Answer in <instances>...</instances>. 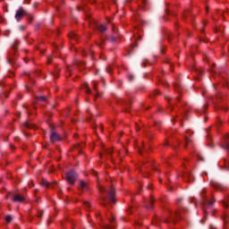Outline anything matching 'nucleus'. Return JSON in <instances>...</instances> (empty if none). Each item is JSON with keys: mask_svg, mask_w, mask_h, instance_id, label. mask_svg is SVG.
Wrapping results in <instances>:
<instances>
[{"mask_svg": "<svg viewBox=\"0 0 229 229\" xmlns=\"http://www.w3.org/2000/svg\"><path fill=\"white\" fill-rule=\"evenodd\" d=\"M184 212H187V208H185L176 211L174 214H171L169 217L165 220V223H174L176 219H182V216H183Z\"/></svg>", "mask_w": 229, "mask_h": 229, "instance_id": "f257e3e1", "label": "nucleus"}, {"mask_svg": "<svg viewBox=\"0 0 229 229\" xmlns=\"http://www.w3.org/2000/svg\"><path fill=\"white\" fill-rule=\"evenodd\" d=\"M100 192H106L108 194V199L111 203H115V189L114 187H110L108 190L105 187H100Z\"/></svg>", "mask_w": 229, "mask_h": 229, "instance_id": "f03ea898", "label": "nucleus"}, {"mask_svg": "<svg viewBox=\"0 0 229 229\" xmlns=\"http://www.w3.org/2000/svg\"><path fill=\"white\" fill-rule=\"evenodd\" d=\"M205 192H207L205 190H202L201 191V198H202V204L204 205V207H212V205H214V203L216 202V199H214V198L212 197H207L205 196Z\"/></svg>", "mask_w": 229, "mask_h": 229, "instance_id": "7ed1b4c3", "label": "nucleus"}, {"mask_svg": "<svg viewBox=\"0 0 229 229\" xmlns=\"http://www.w3.org/2000/svg\"><path fill=\"white\" fill-rule=\"evenodd\" d=\"M77 179L78 174H76V172L72 170L66 174V181L68 182V183H70V185H74V182Z\"/></svg>", "mask_w": 229, "mask_h": 229, "instance_id": "20e7f679", "label": "nucleus"}, {"mask_svg": "<svg viewBox=\"0 0 229 229\" xmlns=\"http://www.w3.org/2000/svg\"><path fill=\"white\" fill-rule=\"evenodd\" d=\"M24 15H26V11H24V9H22V7H21L15 14V19L16 21H21V19H22L24 17Z\"/></svg>", "mask_w": 229, "mask_h": 229, "instance_id": "39448f33", "label": "nucleus"}, {"mask_svg": "<svg viewBox=\"0 0 229 229\" xmlns=\"http://www.w3.org/2000/svg\"><path fill=\"white\" fill-rule=\"evenodd\" d=\"M13 201H17L19 203H22V201H24V197L22 195H14L13 197Z\"/></svg>", "mask_w": 229, "mask_h": 229, "instance_id": "423d86ee", "label": "nucleus"}, {"mask_svg": "<svg viewBox=\"0 0 229 229\" xmlns=\"http://www.w3.org/2000/svg\"><path fill=\"white\" fill-rule=\"evenodd\" d=\"M50 140L53 142H55V140H60V135H58L56 132H52L50 135Z\"/></svg>", "mask_w": 229, "mask_h": 229, "instance_id": "0eeeda50", "label": "nucleus"}, {"mask_svg": "<svg viewBox=\"0 0 229 229\" xmlns=\"http://www.w3.org/2000/svg\"><path fill=\"white\" fill-rule=\"evenodd\" d=\"M95 28L100 31V33H104V31H106V27L105 25H98V23H95Z\"/></svg>", "mask_w": 229, "mask_h": 229, "instance_id": "6e6552de", "label": "nucleus"}, {"mask_svg": "<svg viewBox=\"0 0 229 229\" xmlns=\"http://www.w3.org/2000/svg\"><path fill=\"white\" fill-rule=\"evenodd\" d=\"M155 200H153V199H148V201H147L145 203V207L146 208H153V203Z\"/></svg>", "mask_w": 229, "mask_h": 229, "instance_id": "1a4fd4ad", "label": "nucleus"}, {"mask_svg": "<svg viewBox=\"0 0 229 229\" xmlns=\"http://www.w3.org/2000/svg\"><path fill=\"white\" fill-rule=\"evenodd\" d=\"M80 188H81V191H87L88 185L86 184L85 182L81 181L80 182Z\"/></svg>", "mask_w": 229, "mask_h": 229, "instance_id": "9d476101", "label": "nucleus"}, {"mask_svg": "<svg viewBox=\"0 0 229 229\" xmlns=\"http://www.w3.org/2000/svg\"><path fill=\"white\" fill-rule=\"evenodd\" d=\"M93 89L95 90V92H97V95H95V98L99 97V92L98 91V82L93 81Z\"/></svg>", "mask_w": 229, "mask_h": 229, "instance_id": "9b49d317", "label": "nucleus"}, {"mask_svg": "<svg viewBox=\"0 0 229 229\" xmlns=\"http://www.w3.org/2000/svg\"><path fill=\"white\" fill-rule=\"evenodd\" d=\"M69 38H72L73 40H77L78 39V34L74 33V32H71L68 35Z\"/></svg>", "mask_w": 229, "mask_h": 229, "instance_id": "f8f14e48", "label": "nucleus"}, {"mask_svg": "<svg viewBox=\"0 0 229 229\" xmlns=\"http://www.w3.org/2000/svg\"><path fill=\"white\" fill-rule=\"evenodd\" d=\"M229 223V213H225L224 216V225H226Z\"/></svg>", "mask_w": 229, "mask_h": 229, "instance_id": "ddd939ff", "label": "nucleus"}, {"mask_svg": "<svg viewBox=\"0 0 229 229\" xmlns=\"http://www.w3.org/2000/svg\"><path fill=\"white\" fill-rule=\"evenodd\" d=\"M25 128L35 129L37 126L30 122L25 123Z\"/></svg>", "mask_w": 229, "mask_h": 229, "instance_id": "4468645a", "label": "nucleus"}, {"mask_svg": "<svg viewBox=\"0 0 229 229\" xmlns=\"http://www.w3.org/2000/svg\"><path fill=\"white\" fill-rule=\"evenodd\" d=\"M41 185H43V187H51L53 184L49 183L47 180H43Z\"/></svg>", "mask_w": 229, "mask_h": 229, "instance_id": "2eb2a0df", "label": "nucleus"}, {"mask_svg": "<svg viewBox=\"0 0 229 229\" xmlns=\"http://www.w3.org/2000/svg\"><path fill=\"white\" fill-rule=\"evenodd\" d=\"M191 142V139H189V136L185 137V144H184V148H187V146H189V144Z\"/></svg>", "mask_w": 229, "mask_h": 229, "instance_id": "dca6fc26", "label": "nucleus"}, {"mask_svg": "<svg viewBox=\"0 0 229 229\" xmlns=\"http://www.w3.org/2000/svg\"><path fill=\"white\" fill-rule=\"evenodd\" d=\"M84 87H85L86 92L88 94H91L92 93V91L90 90V88H89V84L88 83L84 84Z\"/></svg>", "mask_w": 229, "mask_h": 229, "instance_id": "f3484780", "label": "nucleus"}, {"mask_svg": "<svg viewBox=\"0 0 229 229\" xmlns=\"http://www.w3.org/2000/svg\"><path fill=\"white\" fill-rule=\"evenodd\" d=\"M12 219H13V217H12V216H10V215H8V216L5 217L6 223H12Z\"/></svg>", "mask_w": 229, "mask_h": 229, "instance_id": "a211bd4d", "label": "nucleus"}, {"mask_svg": "<svg viewBox=\"0 0 229 229\" xmlns=\"http://www.w3.org/2000/svg\"><path fill=\"white\" fill-rule=\"evenodd\" d=\"M110 40H111V42H115V40H117V37L116 36H111Z\"/></svg>", "mask_w": 229, "mask_h": 229, "instance_id": "6ab92c4d", "label": "nucleus"}, {"mask_svg": "<svg viewBox=\"0 0 229 229\" xmlns=\"http://www.w3.org/2000/svg\"><path fill=\"white\" fill-rule=\"evenodd\" d=\"M106 229H115V225H106Z\"/></svg>", "mask_w": 229, "mask_h": 229, "instance_id": "aec40b11", "label": "nucleus"}, {"mask_svg": "<svg viewBox=\"0 0 229 229\" xmlns=\"http://www.w3.org/2000/svg\"><path fill=\"white\" fill-rule=\"evenodd\" d=\"M38 99L39 101H47L46 97H38Z\"/></svg>", "mask_w": 229, "mask_h": 229, "instance_id": "412c9836", "label": "nucleus"}, {"mask_svg": "<svg viewBox=\"0 0 229 229\" xmlns=\"http://www.w3.org/2000/svg\"><path fill=\"white\" fill-rule=\"evenodd\" d=\"M223 205H224V207H225V208H228V207H229V203L226 201H223Z\"/></svg>", "mask_w": 229, "mask_h": 229, "instance_id": "4be33fe9", "label": "nucleus"}, {"mask_svg": "<svg viewBox=\"0 0 229 229\" xmlns=\"http://www.w3.org/2000/svg\"><path fill=\"white\" fill-rule=\"evenodd\" d=\"M110 223H114V221H115V217H114V216H111V217L109 218Z\"/></svg>", "mask_w": 229, "mask_h": 229, "instance_id": "5701e85b", "label": "nucleus"}, {"mask_svg": "<svg viewBox=\"0 0 229 229\" xmlns=\"http://www.w3.org/2000/svg\"><path fill=\"white\" fill-rule=\"evenodd\" d=\"M112 153H113L112 148H109V149L106 150L107 155H112Z\"/></svg>", "mask_w": 229, "mask_h": 229, "instance_id": "b1692460", "label": "nucleus"}, {"mask_svg": "<svg viewBox=\"0 0 229 229\" xmlns=\"http://www.w3.org/2000/svg\"><path fill=\"white\" fill-rule=\"evenodd\" d=\"M197 157H198L199 160H201V161L204 160L203 156H201L200 154H198Z\"/></svg>", "mask_w": 229, "mask_h": 229, "instance_id": "393cba45", "label": "nucleus"}, {"mask_svg": "<svg viewBox=\"0 0 229 229\" xmlns=\"http://www.w3.org/2000/svg\"><path fill=\"white\" fill-rule=\"evenodd\" d=\"M102 201H104V203H102V205H106V197H103Z\"/></svg>", "mask_w": 229, "mask_h": 229, "instance_id": "a878e982", "label": "nucleus"}, {"mask_svg": "<svg viewBox=\"0 0 229 229\" xmlns=\"http://www.w3.org/2000/svg\"><path fill=\"white\" fill-rule=\"evenodd\" d=\"M84 206H85L87 208H89V207H90V202H85V203H84Z\"/></svg>", "mask_w": 229, "mask_h": 229, "instance_id": "bb28decb", "label": "nucleus"}, {"mask_svg": "<svg viewBox=\"0 0 229 229\" xmlns=\"http://www.w3.org/2000/svg\"><path fill=\"white\" fill-rule=\"evenodd\" d=\"M128 80L129 81H133V75H129Z\"/></svg>", "mask_w": 229, "mask_h": 229, "instance_id": "cd10ccee", "label": "nucleus"}, {"mask_svg": "<svg viewBox=\"0 0 229 229\" xmlns=\"http://www.w3.org/2000/svg\"><path fill=\"white\" fill-rule=\"evenodd\" d=\"M106 72H108V74H110L112 72V68H107Z\"/></svg>", "mask_w": 229, "mask_h": 229, "instance_id": "c85d7f7f", "label": "nucleus"}, {"mask_svg": "<svg viewBox=\"0 0 229 229\" xmlns=\"http://www.w3.org/2000/svg\"><path fill=\"white\" fill-rule=\"evenodd\" d=\"M77 65H81V67H83V65H85V64L79 62V63H77Z\"/></svg>", "mask_w": 229, "mask_h": 229, "instance_id": "c756f323", "label": "nucleus"}, {"mask_svg": "<svg viewBox=\"0 0 229 229\" xmlns=\"http://www.w3.org/2000/svg\"><path fill=\"white\" fill-rule=\"evenodd\" d=\"M153 94H154V96H158L159 92H158V90H155V91L153 92Z\"/></svg>", "mask_w": 229, "mask_h": 229, "instance_id": "7c9ffc66", "label": "nucleus"}, {"mask_svg": "<svg viewBox=\"0 0 229 229\" xmlns=\"http://www.w3.org/2000/svg\"><path fill=\"white\" fill-rule=\"evenodd\" d=\"M187 176H189L190 179L192 178V175H191V174H186L184 175V178H187Z\"/></svg>", "mask_w": 229, "mask_h": 229, "instance_id": "2f4dec72", "label": "nucleus"}, {"mask_svg": "<svg viewBox=\"0 0 229 229\" xmlns=\"http://www.w3.org/2000/svg\"><path fill=\"white\" fill-rule=\"evenodd\" d=\"M4 21L3 17L0 16V24H3Z\"/></svg>", "mask_w": 229, "mask_h": 229, "instance_id": "473e14b6", "label": "nucleus"}, {"mask_svg": "<svg viewBox=\"0 0 229 229\" xmlns=\"http://www.w3.org/2000/svg\"><path fill=\"white\" fill-rule=\"evenodd\" d=\"M139 153L140 155H142V148L140 147L139 148Z\"/></svg>", "mask_w": 229, "mask_h": 229, "instance_id": "72a5a7b5", "label": "nucleus"}, {"mask_svg": "<svg viewBox=\"0 0 229 229\" xmlns=\"http://www.w3.org/2000/svg\"><path fill=\"white\" fill-rule=\"evenodd\" d=\"M8 63H9V64H13V63H14V61H13V60H12V59H8Z\"/></svg>", "mask_w": 229, "mask_h": 229, "instance_id": "f704fd0d", "label": "nucleus"}, {"mask_svg": "<svg viewBox=\"0 0 229 229\" xmlns=\"http://www.w3.org/2000/svg\"><path fill=\"white\" fill-rule=\"evenodd\" d=\"M51 62H52V59L49 58V59H48V64H51Z\"/></svg>", "mask_w": 229, "mask_h": 229, "instance_id": "c9c22d12", "label": "nucleus"}, {"mask_svg": "<svg viewBox=\"0 0 229 229\" xmlns=\"http://www.w3.org/2000/svg\"><path fill=\"white\" fill-rule=\"evenodd\" d=\"M139 130H140V127L136 128V131H139Z\"/></svg>", "mask_w": 229, "mask_h": 229, "instance_id": "e433bc0d", "label": "nucleus"}, {"mask_svg": "<svg viewBox=\"0 0 229 229\" xmlns=\"http://www.w3.org/2000/svg\"><path fill=\"white\" fill-rule=\"evenodd\" d=\"M174 87H175V89H177V87H178V84H174Z\"/></svg>", "mask_w": 229, "mask_h": 229, "instance_id": "4c0bfd02", "label": "nucleus"}, {"mask_svg": "<svg viewBox=\"0 0 229 229\" xmlns=\"http://www.w3.org/2000/svg\"><path fill=\"white\" fill-rule=\"evenodd\" d=\"M12 149H15V147L13 145H11Z\"/></svg>", "mask_w": 229, "mask_h": 229, "instance_id": "58836bf2", "label": "nucleus"}, {"mask_svg": "<svg viewBox=\"0 0 229 229\" xmlns=\"http://www.w3.org/2000/svg\"><path fill=\"white\" fill-rule=\"evenodd\" d=\"M225 168L227 169V171H229V166L225 165Z\"/></svg>", "mask_w": 229, "mask_h": 229, "instance_id": "ea45409f", "label": "nucleus"}, {"mask_svg": "<svg viewBox=\"0 0 229 229\" xmlns=\"http://www.w3.org/2000/svg\"><path fill=\"white\" fill-rule=\"evenodd\" d=\"M68 71H69L70 74H72V72H71V69H68Z\"/></svg>", "mask_w": 229, "mask_h": 229, "instance_id": "a19ab883", "label": "nucleus"}, {"mask_svg": "<svg viewBox=\"0 0 229 229\" xmlns=\"http://www.w3.org/2000/svg\"><path fill=\"white\" fill-rule=\"evenodd\" d=\"M54 76H55V78H57V76H56V72H55V73H54Z\"/></svg>", "mask_w": 229, "mask_h": 229, "instance_id": "79ce46f5", "label": "nucleus"}, {"mask_svg": "<svg viewBox=\"0 0 229 229\" xmlns=\"http://www.w3.org/2000/svg\"><path fill=\"white\" fill-rule=\"evenodd\" d=\"M93 174H98V172L94 171V172H93Z\"/></svg>", "mask_w": 229, "mask_h": 229, "instance_id": "37998d69", "label": "nucleus"}, {"mask_svg": "<svg viewBox=\"0 0 229 229\" xmlns=\"http://www.w3.org/2000/svg\"><path fill=\"white\" fill-rule=\"evenodd\" d=\"M38 217H42V213L38 215Z\"/></svg>", "mask_w": 229, "mask_h": 229, "instance_id": "c03bdc74", "label": "nucleus"}, {"mask_svg": "<svg viewBox=\"0 0 229 229\" xmlns=\"http://www.w3.org/2000/svg\"><path fill=\"white\" fill-rule=\"evenodd\" d=\"M142 1H143L144 4H146V0H142Z\"/></svg>", "mask_w": 229, "mask_h": 229, "instance_id": "a18cd8bd", "label": "nucleus"}, {"mask_svg": "<svg viewBox=\"0 0 229 229\" xmlns=\"http://www.w3.org/2000/svg\"><path fill=\"white\" fill-rule=\"evenodd\" d=\"M113 31H114L115 32V29L113 27Z\"/></svg>", "mask_w": 229, "mask_h": 229, "instance_id": "49530a36", "label": "nucleus"}, {"mask_svg": "<svg viewBox=\"0 0 229 229\" xmlns=\"http://www.w3.org/2000/svg\"><path fill=\"white\" fill-rule=\"evenodd\" d=\"M204 213L207 214V210L206 209H204Z\"/></svg>", "mask_w": 229, "mask_h": 229, "instance_id": "de8ad7c7", "label": "nucleus"}, {"mask_svg": "<svg viewBox=\"0 0 229 229\" xmlns=\"http://www.w3.org/2000/svg\"><path fill=\"white\" fill-rule=\"evenodd\" d=\"M186 182H191V180H187V179H186Z\"/></svg>", "mask_w": 229, "mask_h": 229, "instance_id": "09e8293b", "label": "nucleus"}, {"mask_svg": "<svg viewBox=\"0 0 229 229\" xmlns=\"http://www.w3.org/2000/svg\"><path fill=\"white\" fill-rule=\"evenodd\" d=\"M217 191H221V189H220V188H217Z\"/></svg>", "mask_w": 229, "mask_h": 229, "instance_id": "8fccbe9b", "label": "nucleus"}]
</instances>
